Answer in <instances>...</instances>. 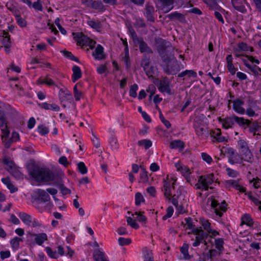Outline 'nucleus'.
Returning <instances> with one entry per match:
<instances>
[{
    "instance_id": "1",
    "label": "nucleus",
    "mask_w": 261,
    "mask_h": 261,
    "mask_svg": "<svg viewBox=\"0 0 261 261\" xmlns=\"http://www.w3.org/2000/svg\"><path fill=\"white\" fill-rule=\"evenodd\" d=\"M29 174L37 182L53 181L56 187L64 183L65 174L61 170L51 171L49 168L34 165L29 169Z\"/></svg>"
},
{
    "instance_id": "2",
    "label": "nucleus",
    "mask_w": 261,
    "mask_h": 261,
    "mask_svg": "<svg viewBox=\"0 0 261 261\" xmlns=\"http://www.w3.org/2000/svg\"><path fill=\"white\" fill-rule=\"evenodd\" d=\"M173 50L172 46L169 43L168 44H162L158 47V51L162 58L163 62L165 63L163 65L164 71L168 75H175L181 69L184 68V65L178 62L176 59H171L170 57L166 54V51Z\"/></svg>"
},
{
    "instance_id": "3",
    "label": "nucleus",
    "mask_w": 261,
    "mask_h": 261,
    "mask_svg": "<svg viewBox=\"0 0 261 261\" xmlns=\"http://www.w3.org/2000/svg\"><path fill=\"white\" fill-rule=\"evenodd\" d=\"M214 181V175L213 174H208L199 176L198 182L195 184L196 189L202 191H207L210 188L209 186ZM212 188H210L211 189Z\"/></svg>"
},
{
    "instance_id": "4",
    "label": "nucleus",
    "mask_w": 261,
    "mask_h": 261,
    "mask_svg": "<svg viewBox=\"0 0 261 261\" xmlns=\"http://www.w3.org/2000/svg\"><path fill=\"white\" fill-rule=\"evenodd\" d=\"M193 127L198 137L201 138H205L208 136V132L205 128L202 121L199 118H196L193 122Z\"/></svg>"
},
{
    "instance_id": "5",
    "label": "nucleus",
    "mask_w": 261,
    "mask_h": 261,
    "mask_svg": "<svg viewBox=\"0 0 261 261\" xmlns=\"http://www.w3.org/2000/svg\"><path fill=\"white\" fill-rule=\"evenodd\" d=\"M211 205L216 215L219 217H221L223 213L225 212L227 210V204L225 201L220 203L217 200L213 199L211 200Z\"/></svg>"
},
{
    "instance_id": "6",
    "label": "nucleus",
    "mask_w": 261,
    "mask_h": 261,
    "mask_svg": "<svg viewBox=\"0 0 261 261\" xmlns=\"http://www.w3.org/2000/svg\"><path fill=\"white\" fill-rule=\"evenodd\" d=\"M27 242L30 244L32 243L34 239L37 244L42 245L47 240V236L45 233L35 234L28 232L27 234Z\"/></svg>"
},
{
    "instance_id": "7",
    "label": "nucleus",
    "mask_w": 261,
    "mask_h": 261,
    "mask_svg": "<svg viewBox=\"0 0 261 261\" xmlns=\"http://www.w3.org/2000/svg\"><path fill=\"white\" fill-rule=\"evenodd\" d=\"M36 193L38 195L37 197L35 199L36 204H40L50 201V196L45 191L38 189L36 191Z\"/></svg>"
},
{
    "instance_id": "8",
    "label": "nucleus",
    "mask_w": 261,
    "mask_h": 261,
    "mask_svg": "<svg viewBox=\"0 0 261 261\" xmlns=\"http://www.w3.org/2000/svg\"><path fill=\"white\" fill-rule=\"evenodd\" d=\"M226 154L228 157V162L231 164H238L240 163L239 155L235 152L232 148L229 147L227 149Z\"/></svg>"
},
{
    "instance_id": "9",
    "label": "nucleus",
    "mask_w": 261,
    "mask_h": 261,
    "mask_svg": "<svg viewBox=\"0 0 261 261\" xmlns=\"http://www.w3.org/2000/svg\"><path fill=\"white\" fill-rule=\"evenodd\" d=\"M158 89L162 93L166 92L168 94H171V90L170 88V81L168 77H165L160 81Z\"/></svg>"
},
{
    "instance_id": "10",
    "label": "nucleus",
    "mask_w": 261,
    "mask_h": 261,
    "mask_svg": "<svg viewBox=\"0 0 261 261\" xmlns=\"http://www.w3.org/2000/svg\"><path fill=\"white\" fill-rule=\"evenodd\" d=\"M154 8L150 3H147L145 5V12L144 13V16L148 21L150 22L154 21Z\"/></svg>"
},
{
    "instance_id": "11",
    "label": "nucleus",
    "mask_w": 261,
    "mask_h": 261,
    "mask_svg": "<svg viewBox=\"0 0 261 261\" xmlns=\"http://www.w3.org/2000/svg\"><path fill=\"white\" fill-rule=\"evenodd\" d=\"M150 63V57L146 54H144L141 61V65L143 67L146 75L149 77L152 76V72L150 68L149 67Z\"/></svg>"
},
{
    "instance_id": "12",
    "label": "nucleus",
    "mask_w": 261,
    "mask_h": 261,
    "mask_svg": "<svg viewBox=\"0 0 261 261\" xmlns=\"http://www.w3.org/2000/svg\"><path fill=\"white\" fill-rule=\"evenodd\" d=\"M175 182L176 180H174L172 182L170 181H166L165 179L164 180V186L162 189V191L164 192V196L168 199H170V196H171V186L172 185V188L174 189V185Z\"/></svg>"
},
{
    "instance_id": "13",
    "label": "nucleus",
    "mask_w": 261,
    "mask_h": 261,
    "mask_svg": "<svg viewBox=\"0 0 261 261\" xmlns=\"http://www.w3.org/2000/svg\"><path fill=\"white\" fill-rule=\"evenodd\" d=\"M74 38L77 41V44L80 45H87L89 38L85 35L83 33H73Z\"/></svg>"
},
{
    "instance_id": "14",
    "label": "nucleus",
    "mask_w": 261,
    "mask_h": 261,
    "mask_svg": "<svg viewBox=\"0 0 261 261\" xmlns=\"http://www.w3.org/2000/svg\"><path fill=\"white\" fill-rule=\"evenodd\" d=\"M161 3V10L166 13L172 10L174 8L173 0H159Z\"/></svg>"
},
{
    "instance_id": "15",
    "label": "nucleus",
    "mask_w": 261,
    "mask_h": 261,
    "mask_svg": "<svg viewBox=\"0 0 261 261\" xmlns=\"http://www.w3.org/2000/svg\"><path fill=\"white\" fill-rule=\"evenodd\" d=\"M244 103V101L237 99L233 101V109L236 112L239 114H244L245 113V110L244 108L242 107V106Z\"/></svg>"
},
{
    "instance_id": "16",
    "label": "nucleus",
    "mask_w": 261,
    "mask_h": 261,
    "mask_svg": "<svg viewBox=\"0 0 261 261\" xmlns=\"http://www.w3.org/2000/svg\"><path fill=\"white\" fill-rule=\"evenodd\" d=\"M247 126L249 127V132L250 133H252L254 136H260L259 133L256 134V133L258 132L260 128H261V125L259 124V123L257 121H255L251 123L250 120L249 125H247Z\"/></svg>"
},
{
    "instance_id": "17",
    "label": "nucleus",
    "mask_w": 261,
    "mask_h": 261,
    "mask_svg": "<svg viewBox=\"0 0 261 261\" xmlns=\"http://www.w3.org/2000/svg\"><path fill=\"white\" fill-rule=\"evenodd\" d=\"M193 233L195 234L196 239L203 242V240H206L208 237V233L204 232L201 228H194Z\"/></svg>"
},
{
    "instance_id": "18",
    "label": "nucleus",
    "mask_w": 261,
    "mask_h": 261,
    "mask_svg": "<svg viewBox=\"0 0 261 261\" xmlns=\"http://www.w3.org/2000/svg\"><path fill=\"white\" fill-rule=\"evenodd\" d=\"M166 17L171 20H178L181 22H184L186 20L184 15L176 11L167 15Z\"/></svg>"
},
{
    "instance_id": "19",
    "label": "nucleus",
    "mask_w": 261,
    "mask_h": 261,
    "mask_svg": "<svg viewBox=\"0 0 261 261\" xmlns=\"http://www.w3.org/2000/svg\"><path fill=\"white\" fill-rule=\"evenodd\" d=\"M95 59L99 60L104 58L103 47L100 44H98L92 54Z\"/></svg>"
},
{
    "instance_id": "20",
    "label": "nucleus",
    "mask_w": 261,
    "mask_h": 261,
    "mask_svg": "<svg viewBox=\"0 0 261 261\" xmlns=\"http://www.w3.org/2000/svg\"><path fill=\"white\" fill-rule=\"evenodd\" d=\"M233 7L237 11L245 13L246 11L245 6L243 5L242 0H231Z\"/></svg>"
},
{
    "instance_id": "21",
    "label": "nucleus",
    "mask_w": 261,
    "mask_h": 261,
    "mask_svg": "<svg viewBox=\"0 0 261 261\" xmlns=\"http://www.w3.org/2000/svg\"><path fill=\"white\" fill-rule=\"evenodd\" d=\"M226 184L227 186H231L240 192L244 193L246 191V189L240 186L237 180L233 179L228 180L226 181Z\"/></svg>"
},
{
    "instance_id": "22",
    "label": "nucleus",
    "mask_w": 261,
    "mask_h": 261,
    "mask_svg": "<svg viewBox=\"0 0 261 261\" xmlns=\"http://www.w3.org/2000/svg\"><path fill=\"white\" fill-rule=\"evenodd\" d=\"M39 106L43 109L45 110H51L54 111L58 112L60 111V107L55 103L49 104L47 102H43L41 103H38Z\"/></svg>"
},
{
    "instance_id": "23",
    "label": "nucleus",
    "mask_w": 261,
    "mask_h": 261,
    "mask_svg": "<svg viewBox=\"0 0 261 261\" xmlns=\"http://www.w3.org/2000/svg\"><path fill=\"white\" fill-rule=\"evenodd\" d=\"M137 44L139 45V49L141 53L152 54L153 51L152 49L147 45L143 39Z\"/></svg>"
},
{
    "instance_id": "24",
    "label": "nucleus",
    "mask_w": 261,
    "mask_h": 261,
    "mask_svg": "<svg viewBox=\"0 0 261 261\" xmlns=\"http://www.w3.org/2000/svg\"><path fill=\"white\" fill-rule=\"evenodd\" d=\"M93 257L95 261H108L103 252L95 249L93 252Z\"/></svg>"
},
{
    "instance_id": "25",
    "label": "nucleus",
    "mask_w": 261,
    "mask_h": 261,
    "mask_svg": "<svg viewBox=\"0 0 261 261\" xmlns=\"http://www.w3.org/2000/svg\"><path fill=\"white\" fill-rule=\"evenodd\" d=\"M72 69L73 71L72 81L74 83L82 77V71L80 68L76 65L73 66Z\"/></svg>"
},
{
    "instance_id": "26",
    "label": "nucleus",
    "mask_w": 261,
    "mask_h": 261,
    "mask_svg": "<svg viewBox=\"0 0 261 261\" xmlns=\"http://www.w3.org/2000/svg\"><path fill=\"white\" fill-rule=\"evenodd\" d=\"M169 147L170 149L178 148L179 150H182L185 147V143L180 140H175L170 142Z\"/></svg>"
},
{
    "instance_id": "27",
    "label": "nucleus",
    "mask_w": 261,
    "mask_h": 261,
    "mask_svg": "<svg viewBox=\"0 0 261 261\" xmlns=\"http://www.w3.org/2000/svg\"><path fill=\"white\" fill-rule=\"evenodd\" d=\"M211 134L219 142H222L226 140V138L221 135L220 129H216L213 130Z\"/></svg>"
},
{
    "instance_id": "28",
    "label": "nucleus",
    "mask_w": 261,
    "mask_h": 261,
    "mask_svg": "<svg viewBox=\"0 0 261 261\" xmlns=\"http://www.w3.org/2000/svg\"><path fill=\"white\" fill-rule=\"evenodd\" d=\"M242 224H246L247 226H253V221L249 214H245L241 218Z\"/></svg>"
},
{
    "instance_id": "29",
    "label": "nucleus",
    "mask_w": 261,
    "mask_h": 261,
    "mask_svg": "<svg viewBox=\"0 0 261 261\" xmlns=\"http://www.w3.org/2000/svg\"><path fill=\"white\" fill-rule=\"evenodd\" d=\"M19 217L21 220L26 225L29 226L32 220V217L27 213L21 212L19 214Z\"/></svg>"
},
{
    "instance_id": "30",
    "label": "nucleus",
    "mask_w": 261,
    "mask_h": 261,
    "mask_svg": "<svg viewBox=\"0 0 261 261\" xmlns=\"http://www.w3.org/2000/svg\"><path fill=\"white\" fill-rule=\"evenodd\" d=\"M242 159L246 162L251 163L253 160V156L250 150L248 149H246L244 151L241 152Z\"/></svg>"
},
{
    "instance_id": "31",
    "label": "nucleus",
    "mask_w": 261,
    "mask_h": 261,
    "mask_svg": "<svg viewBox=\"0 0 261 261\" xmlns=\"http://www.w3.org/2000/svg\"><path fill=\"white\" fill-rule=\"evenodd\" d=\"M90 7L102 12L106 10L105 6L100 1H93Z\"/></svg>"
},
{
    "instance_id": "32",
    "label": "nucleus",
    "mask_w": 261,
    "mask_h": 261,
    "mask_svg": "<svg viewBox=\"0 0 261 261\" xmlns=\"http://www.w3.org/2000/svg\"><path fill=\"white\" fill-rule=\"evenodd\" d=\"M234 115L230 117L226 118L223 122L222 125L224 128L227 129L231 127L234 124Z\"/></svg>"
},
{
    "instance_id": "33",
    "label": "nucleus",
    "mask_w": 261,
    "mask_h": 261,
    "mask_svg": "<svg viewBox=\"0 0 261 261\" xmlns=\"http://www.w3.org/2000/svg\"><path fill=\"white\" fill-rule=\"evenodd\" d=\"M38 82L40 84H46L49 86H57V85L56 84L55 82L51 79H50L48 75H47L44 79L40 78L38 80Z\"/></svg>"
},
{
    "instance_id": "34",
    "label": "nucleus",
    "mask_w": 261,
    "mask_h": 261,
    "mask_svg": "<svg viewBox=\"0 0 261 261\" xmlns=\"http://www.w3.org/2000/svg\"><path fill=\"white\" fill-rule=\"evenodd\" d=\"M189 245L186 243H184L182 246L180 248V251L184 255V258L185 259H190L191 257L189 255L188 252Z\"/></svg>"
},
{
    "instance_id": "35",
    "label": "nucleus",
    "mask_w": 261,
    "mask_h": 261,
    "mask_svg": "<svg viewBox=\"0 0 261 261\" xmlns=\"http://www.w3.org/2000/svg\"><path fill=\"white\" fill-rule=\"evenodd\" d=\"M234 123H237L240 126H244L245 125H249L250 120H245L243 117H239L237 116L234 115Z\"/></svg>"
},
{
    "instance_id": "36",
    "label": "nucleus",
    "mask_w": 261,
    "mask_h": 261,
    "mask_svg": "<svg viewBox=\"0 0 261 261\" xmlns=\"http://www.w3.org/2000/svg\"><path fill=\"white\" fill-rule=\"evenodd\" d=\"M60 92H62L63 94H61L60 93V100L62 103L65 100L71 101L72 99V94L70 93H64L62 89L60 90Z\"/></svg>"
},
{
    "instance_id": "37",
    "label": "nucleus",
    "mask_w": 261,
    "mask_h": 261,
    "mask_svg": "<svg viewBox=\"0 0 261 261\" xmlns=\"http://www.w3.org/2000/svg\"><path fill=\"white\" fill-rule=\"evenodd\" d=\"M144 261H154L152 251L147 248L143 249Z\"/></svg>"
},
{
    "instance_id": "38",
    "label": "nucleus",
    "mask_w": 261,
    "mask_h": 261,
    "mask_svg": "<svg viewBox=\"0 0 261 261\" xmlns=\"http://www.w3.org/2000/svg\"><path fill=\"white\" fill-rule=\"evenodd\" d=\"M87 23L91 28L96 30L97 31L100 29L102 27L101 23L98 20H97V21H95L94 20H88L87 21Z\"/></svg>"
},
{
    "instance_id": "39",
    "label": "nucleus",
    "mask_w": 261,
    "mask_h": 261,
    "mask_svg": "<svg viewBox=\"0 0 261 261\" xmlns=\"http://www.w3.org/2000/svg\"><path fill=\"white\" fill-rule=\"evenodd\" d=\"M143 212H136L134 214H132V216L136 215L137 216L136 217L137 220L140 222L143 223H146L147 221V218L143 215Z\"/></svg>"
},
{
    "instance_id": "40",
    "label": "nucleus",
    "mask_w": 261,
    "mask_h": 261,
    "mask_svg": "<svg viewBox=\"0 0 261 261\" xmlns=\"http://www.w3.org/2000/svg\"><path fill=\"white\" fill-rule=\"evenodd\" d=\"M140 167L142 169V172L140 174V179L139 181V182H147L148 181V177L147 174V171L144 168L142 167V166H140Z\"/></svg>"
},
{
    "instance_id": "41",
    "label": "nucleus",
    "mask_w": 261,
    "mask_h": 261,
    "mask_svg": "<svg viewBox=\"0 0 261 261\" xmlns=\"http://www.w3.org/2000/svg\"><path fill=\"white\" fill-rule=\"evenodd\" d=\"M138 144L139 146H143L145 149H148L152 145V142L150 140L143 139L139 141Z\"/></svg>"
},
{
    "instance_id": "42",
    "label": "nucleus",
    "mask_w": 261,
    "mask_h": 261,
    "mask_svg": "<svg viewBox=\"0 0 261 261\" xmlns=\"http://www.w3.org/2000/svg\"><path fill=\"white\" fill-rule=\"evenodd\" d=\"M138 86L136 84L131 85L129 91V96L133 98H136L137 96V91L138 90Z\"/></svg>"
},
{
    "instance_id": "43",
    "label": "nucleus",
    "mask_w": 261,
    "mask_h": 261,
    "mask_svg": "<svg viewBox=\"0 0 261 261\" xmlns=\"http://www.w3.org/2000/svg\"><path fill=\"white\" fill-rule=\"evenodd\" d=\"M200 221L203 228L206 231V232H210V231H211L212 229L211 227V224L208 220L204 218L200 219Z\"/></svg>"
},
{
    "instance_id": "44",
    "label": "nucleus",
    "mask_w": 261,
    "mask_h": 261,
    "mask_svg": "<svg viewBox=\"0 0 261 261\" xmlns=\"http://www.w3.org/2000/svg\"><path fill=\"white\" fill-rule=\"evenodd\" d=\"M215 247L220 251L222 252L223 249L224 241L222 238H218L215 240Z\"/></svg>"
},
{
    "instance_id": "45",
    "label": "nucleus",
    "mask_w": 261,
    "mask_h": 261,
    "mask_svg": "<svg viewBox=\"0 0 261 261\" xmlns=\"http://www.w3.org/2000/svg\"><path fill=\"white\" fill-rule=\"evenodd\" d=\"M145 199L141 193L137 192L135 194V204L136 205H140L141 202H144Z\"/></svg>"
},
{
    "instance_id": "46",
    "label": "nucleus",
    "mask_w": 261,
    "mask_h": 261,
    "mask_svg": "<svg viewBox=\"0 0 261 261\" xmlns=\"http://www.w3.org/2000/svg\"><path fill=\"white\" fill-rule=\"evenodd\" d=\"M77 168L79 172L82 174L87 173L88 170L84 162H81L77 164Z\"/></svg>"
},
{
    "instance_id": "47",
    "label": "nucleus",
    "mask_w": 261,
    "mask_h": 261,
    "mask_svg": "<svg viewBox=\"0 0 261 261\" xmlns=\"http://www.w3.org/2000/svg\"><path fill=\"white\" fill-rule=\"evenodd\" d=\"M45 251L47 254V255L52 258H57L58 257V255L56 251H53L51 248L49 247H46L45 248Z\"/></svg>"
},
{
    "instance_id": "48",
    "label": "nucleus",
    "mask_w": 261,
    "mask_h": 261,
    "mask_svg": "<svg viewBox=\"0 0 261 261\" xmlns=\"http://www.w3.org/2000/svg\"><path fill=\"white\" fill-rule=\"evenodd\" d=\"M126 222L128 225H129L133 228L138 229L139 227V225L136 222L135 220L130 217L126 218Z\"/></svg>"
},
{
    "instance_id": "49",
    "label": "nucleus",
    "mask_w": 261,
    "mask_h": 261,
    "mask_svg": "<svg viewBox=\"0 0 261 261\" xmlns=\"http://www.w3.org/2000/svg\"><path fill=\"white\" fill-rule=\"evenodd\" d=\"M3 163L8 166V167L10 168L9 169H8V171H10V170H12L14 168V165L13 162L10 160L7 156H5L3 159Z\"/></svg>"
},
{
    "instance_id": "50",
    "label": "nucleus",
    "mask_w": 261,
    "mask_h": 261,
    "mask_svg": "<svg viewBox=\"0 0 261 261\" xmlns=\"http://www.w3.org/2000/svg\"><path fill=\"white\" fill-rule=\"evenodd\" d=\"M21 241L22 240L20 238L18 237L14 238L10 242L12 247L13 248H18L19 246V242Z\"/></svg>"
},
{
    "instance_id": "51",
    "label": "nucleus",
    "mask_w": 261,
    "mask_h": 261,
    "mask_svg": "<svg viewBox=\"0 0 261 261\" xmlns=\"http://www.w3.org/2000/svg\"><path fill=\"white\" fill-rule=\"evenodd\" d=\"M38 131L41 135H45L49 133V129L43 125H40L38 127Z\"/></svg>"
},
{
    "instance_id": "52",
    "label": "nucleus",
    "mask_w": 261,
    "mask_h": 261,
    "mask_svg": "<svg viewBox=\"0 0 261 261\" xmlns=\"http://www.w3.org/2000/svg\"><path fill=\"white\" fill-rule=\"evenodd\" d=\"M118 241L120 246L127 245L131 243L130 239H126L122 237L119 238Z\"/></svg>"
},
{
    "instance_id": "53",
    "label": "nucleus",
    "mask_w": 261,
    "mask_h": 261,
    "mask_svg": "<svg viewBox=\"0 0 261 261\" xmlns=\"http://www.w3.org/2000/svg\"><path fill=\"white\" fill-rule=\"evenodd\" d=\"M2 43L3 44L4 47H6V49H8V48H10L11 46L10 37H6L5 38H3L2 41Z\"/></svg>"
},
{
    "instance_id": "54",
    "label": "nucleus",
    "mask_w": 261,
    "mask_h": 261,
    "mask_svg": "<svg viewBox=\"0 0 261 261\" xmlns=\"http://www.w3.org/2000/svg\"><path fill=\"white\" fill-rule=\"evenodd\" d=\"M16 18L18 24L20 27H25L27 25V22L24 19L20 17L19 15H16Z\"/></svg>"
},
{
    "instance_id": "55",
    "label": "nucleus",
    "mask_w": 261,
    "mask_h": 261,
    "mask_svg": "<svg viewBox=\"0 0 261 261\" xmlns=\"http://www.w3.org/2000/svg\"><path fill=\"white\" fill-rule=\"evenodd\" d=\"M73 93L75 100H80L82 95V92L77 90V84H76L73 87Z\"/></svg>"
},
{
    "instance_id": "56",
    "label": "nucleus",
    "mask_w": 261,
    "mask_h": 261,
    "mask_svg": "<svg viewBox=\"0 0 261 261\" xmlns=\"http://www.w3.org/2000/svg\"><path fill=\"white\" fill-rule=\"evenodd\" d=\"M185 221L186 223V224L188 226V228L192 229V231L194 230V228H197V227H195L194 225L193 224L192 219L191 218H186L185 219Z\"/></svg>"
},
{
    "instance_id": "57",
    "label": "nucleus",
    "mask_w": 261,
    "mask_h": 261,
    "mask_svg": "<svg viewBox=\"0 0 261 261\" xmlns=\"http://www.w3.org/2000/svg\"><path fill=\"white\" fill-rule=\"evenodd\" d=\"M238 145L241 149V152L248 149L247 143L244 140H240L238 141Z\"/></svg>"
},
{
    "instance_id": "58",
    "label": "nucleus",
    "mask_w": 261,
    "mask_h": 261,
    "mask_svg": "<svg viewBox=\"0 0 261 261\" xmlns=\"http://www.w3.org/2000/svg\"><path fill=\"white\" fill-rule=\"evenodd\" d=\"M227 173L230 177H236L239 175V172L236 170L232 169L229 168H227L226 169Z\"/></svg>"
},
{
    "instance_id": "59",
    "label": "nucleus",
    "mask_w": 261,
    "mask_h": 261,
    "mask_svg": "<svg viewBox=\"0 0 261 261\" xmlns=\"http://www.w3.org/2000/svg\"><path fill=\"white\" fill-rule=\"evenodd\" d=\"M63 195H66L71 193V190L64 186V183L58 187Z\"/></svg>"
},
{
    "instance_id": "60",
    "label": "nucleus",
    "mask_w": 261,
    "mask_h": 261,
    "mask_svg": "<svg viewBox=\"0 0 261 261\" xmlns=\"http://www.w3.org/2000/svg\"><path fill=\"white\" fill-rule=\"evenodd\" d=\"M55 23L57 25V27L58 28V29H59L60 31L61 32V33L62 34H63V35L66 34L67 32H66V30L64 28H63L61 26V25L60 24V19H59V18H57L55 19Z\"/></svg>"
},
{
    "instance_id": "61",
    "label": "nucleus",
    "mask_w": 261,
    "mask_h": 261,
    "mask_svg": "<svg viewBox=\"0 0 261 261\" xmlns=\"http://www.w3.org/2000/svg\"><path fill=\"white\" fill-rule=\"evenodd\" d=\"M159 117L162 123L166 126L167 128H169L171 127V124L170 122L168 120L165 119L161 112H160Z\"/></svg>"
},
{
    "instance_id": "62",
    "label": "nucleus",
    "mask_w": 261,
    "mask_h": 261,
    "mask_svg": "<svg viewBox=\"0 0 261 261\" xmlns=\"http://www.w3.org/2000/svg\"><path fill=\"white\" fill-rule=\"evenodd\" d=\"M110 143L111 145V147L112 148H113L114 149H117L118 148V144L117 143V139L112 136L110 139Z\"/></svg>"
},
{
    "instance_id": "63",
    "label": "nucleus",
    "mask_w": 261,
    "mask_h": 261,
    "mask_svg": "<svg viewBox=\"0 0 261 261\" xmlns=\"http://www.w3.org/2000/svg\"><path fill=\"white\" fill-rule=\"evenodd\" d=\"M32 7L38 11H42V5L41 0H37L36 2L33 3Z\"/></svg>"
},
{
    "instance_id": "64",
    "label": "nucleus",
    "mask_w": 261,
    "mask_h": 261,
    "mask_svg": "<svg viewBox=\"0 0 261 261\" xmlns=\"http://www.w3.org/2000/svg\"><path fill=\"white\" fill-rule=\"evenodd\" d=\"M201 158L203 160L205 161L208 164H211L212 162V158L206 153L202 152L201 153Z\"/></svg>"
}]
</instances>
